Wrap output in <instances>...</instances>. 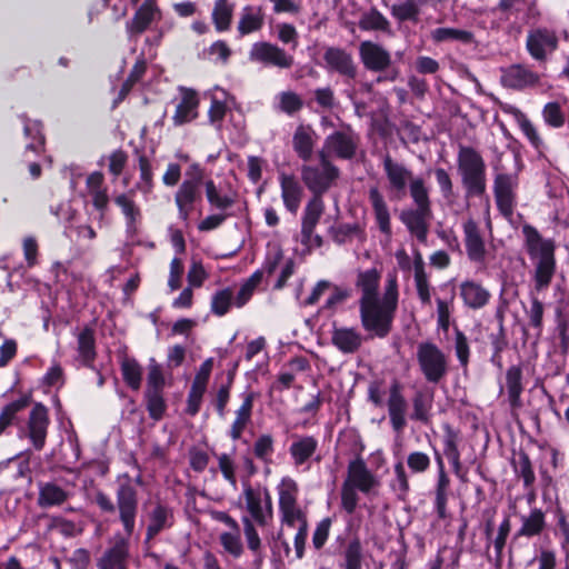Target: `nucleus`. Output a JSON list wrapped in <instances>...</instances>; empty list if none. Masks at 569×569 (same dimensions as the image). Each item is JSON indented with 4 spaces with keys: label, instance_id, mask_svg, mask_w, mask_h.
<instances>
[{
    "label": "nucleus",
    "instance_id": "1",
    "mask_svg": "<svg viewBox=\"0 0 569 569\" xmlns=\"http://www.w3.org/2000/svg\"><path fill=\"white\" fill-rule=\"evenodd\" d=\"M380 278L381 274L376 268L359 271L356 287L361 293L359 316L362 328L375 337L386 338L392 329L398 309V279L396 273H389L380 297Z\"/></svg>",
    "mask_w": 569,
    "mask_h": 569
},
{
    "label": "nucleus",
    "instance_id": "2",
    "mask_svg": "<svg viewBox=\"0 0 569 569\" xmlns=\"http://www.w3.org/2000/svg\"><path fill=\"white\" fill-rule=\"evenodd\" d=\"M523 246L535 266V288L545 290L551 283L556 271L555 243L545 239L533 226L525 223L521 228Z\"/></svg>",
    "mask_w": 569,
    "mask_h": 569
},
{
    "label": "nucleus",
    "instance_id": "3",
    "mask_svg": "<svg viewBox=\"0 0 569 569\" xmlns=\"http://www.w3.org/2000/svg\"><path fill=\"white\" fill-rule=\"evenodd\" d=\"M94 500L103 512L112 513L118 511V518L123 527L124 536H132L136 528L139 500L137 488L131 482L129 476H124V480L117 488L116 505L110 497L101 491L97 492Z\"/></svg>",
    "mask_w": 569,
    "mask_h": 569
},
{
    "label": "nucleus",
    "instance_id": "4",
    "mask_svg": "<svg viewBox=\"0 0 569 569\" xmlns=\"http://www.w3.org/2000/svg\"><path fill=\"white\" fill-rule=\"evenodd\" d=\"M458 172L467 197H480L486 192V162L472 147L460 146L457 157Z\"/></svg>",
    "mask_w": 569,
    "mask_h": 569
},
{
    "label": "nucleus",
    "instance_id": "5",
    "mask_svg": "<svg viewBox=\"0 0 569 569\" xmlns=\"http://www.w3.org/2000/svg\"><path fill=\"white\" fill-rule=\"evenodd\" d=\"M281 527L293 528L307 523L306 512L298 502L299 487L295 479L283 477L277 486Z\"/></svg>",
    "mask_w": 569,
    "mask_h": 569
},
{
    "label": "nucleus",
    "instance_id": "6",
    "mask_svg": "<svg viewBox=\"0 0 569 569\" xmlns=\"http://www.w3.org/2000/svg\"><path fill=\"white\" fill-rule=\"evenodd\" d=\"M317 158V163H305L301 167V179L312 196L322 197L337 182L340 170L319 152Z\"/></svg>",
    "mask_w": 569,
    "mask_h": 569
},
{
    "label": "nucleus",
    "instance_id": "7",
    "mask_svg": "<svg viewBox=\"0 0 569 569\" xmlns=\"http://www.w3.org/2000/svg\"><path fill=\"white\" fill-rule=\"evenodd\" d=\"M515 172H502L500 168L495 166L498 172L493 179V194L498 210L509 219L513 214L516 206V194L519 186V171L522 168V161L519 156H513Z\"/></svg>",
    "mask_w": 569,
    "mask_h": 569
},
{
    "label": "nucleus",
    "instance_id": "8",
    "mask_svg": "<svg viewBox=\"0 0 569 569\" xmlns=\"http://www.w3.org/2000/svg\"><path fill=\"white\" fill-rule=\"evenodd\" d=\"M359 146V133L350 124L341 123L325 138L318 152L330 160L331 158L351 160L356 157Z\"/></svg>",
    "mask_w": 569,
    "mask_h": 569
},
{
    "label": "nucleus",
    "instance_id": "9",
    "mask_svg": "<svg viewBox=\"0 0 569 569\" xmlns=\"http://www.w3.org/2000/svg\"><path fill=\"white\" fill-rule=\"evenodd\" d=\"M416 358L427 382L436 385L448 375V358L436 343L430 341L418 343Z\"/></svg>",
    "mask_w": 569,
    "mask_h": 569
},
{
    "label": "nucleus",
    "instance_id": "10",
    "mask_svg": "<svg viewBox=\"0 0 569 569\" xmlns=\"http://www.w3.org/2000/svg\"><path fill=\"white\" fill-rule=\"evenodd\" d=\"M174 196L179 218L187 222L194 208V204L202 199L203 172L198 164L191 167Z\"/></svg>",
    "mask_w": 569,
    "mask_h": 569
},
{
    "label": "nucleus",
    "instance_id": "11",
    "mask_svg": "<svg viewBox=\"0 0 569 569\" xmlns=\"http://www.w3.org/2000/svg\"><path fill=\"white\" fill-rule=\"evenodd\" d=\"M383 171L388 181V191L391 199L401 200L410 186L413 177L412 171L403 163L395 161L390 154L382 159Z\"/></svg>",
    "mask_w": 569,
    "mask_h": 569
},
{
    "label": "nucleus",
    "instance_id": "12",
    "mask_svg": "<svg viewBox=\"0 0 569 569\" xmlns=\"http://www.w3.org/2000/svg\"><path fill=\"white\" fill-rule=\"evenodd\" d=\"M249 59L264 67L278 69H290L295 63L292 54L279 46L267 41L254 42L249 51Z\"/></svg>",
    "mask_w": 569,
    "mask_h": 569
},
{
    "label": "nucleus",
    "instance_id": "13",
    "mask_svg": "<svg viewBox=\"0 0 569 569\" xmlns=\"http://www.w3.org/2000/svg\"><path fill=\"white\" fill-rule=\"evenodd\" d=\"M243 497L250 519L261 527L267 526L273 516L272 499L268 489H254L246 485Z\"/></svg>",
    "mask_w": 569,
    "mask_h": 569
},
{
    "label": "nucleus",
    "instance_id": "14",
    "mask_svg": "<svg viewBox=\"0 0 569 569\" xmlns=\"http://www.w3.org/2000/svg\"><path fill=\"white\" fill-rule=\"evenodd\" d=\"M323 210L325 203L322 197L319 196H312L305 208L301 224V241L308 247H320L322 243L321 237L315 233V229Z\"/></svg>",
    "mask_w": 569,
    "mask_h": 569
},
{
    "label": "nucleus",
    "instance_id": "15",
    "mask_svg": "<svg viewBox=\"0 0 569 569\" xmlns=\"http://www.w3.org/2000/svg\"><path fill=\"white\" fill-rule=\"evenodd\" d=\"M386 405L392 430L397 433H401L407 426L408 402L399 381L393 380L389 386Z\"/></svg>",
    "mask_w": 569,
    "mask_h": 569
},
{
    "label": "nucleus",
    "instance_id": "16",
    "mask_svg": "<svg viewBox=\"0 0 569 569\" xmlns=\"http://www.w3.org/2000/svg\"><path fill=\"white\" fill-rule=\"evenodd\" d=\"M49 422L48 409L42 403H36L29 413L26 436L37 451L46 445Z\"/></svg>",
    "mask_w": 569,
    "mask_h": 569
},
{
    "label": "nucleus",
    "instance_id": "17",
    "mask_svg": "<svg viewBox=\"0 0 569 569\" xmlns=\"http://www.w3.org/2000/svg\"><path fill=\"white\" fill-rule=\"evenodd\" d=\"M558 46L556 33L546 28L531 30L527 36L526 47L530 56L537 61H545Z\"/></svg>",
    "mask_w": 569,
    "mask_h": 569
},
{
    "label": "nucleus",
    "instance_id": "18",
    "mask_svg": "<svg viewBox=\"0 0 569 569\" xmlns=\"http://www.w3.org/2000/svg\"><path fill=\"white\" fill-rule=\"evenodd\" d=\"M319 441L313 436L293 435L289 446V455L296 468L310 469V461L316 455Z\"/></svg>",
    "mask_w": 569,
    "mask_h": 569
},
{
    "label": "nucleus",
    "instance_id": "19",
    "mask_svg": "<svg viewBox=\"0 0 569 569\" xmlns=\"http://www.w3.org/2000/svg\"><path fill=\"white\" fill-rule=\"evenodd\" d=\"M86 188L89 197L91 198L92 207L98 212L94 219L102 222L109 206V194L108 189L104 186V177L102 172H91L86 179Z\"/></svg>",
    "mask_w": 569,
    "mask_h": 569
},
{
    "label": "nucleus",
    "instance_id": "20",
    "mask_svg": "<svg viewBox=\"0 0 569 569\" xmlns=\"http://www.w3.org/2000/svg\"><path fill=\"white\" fill-rule=\"evenodd\" d=\"M431 217V209L410 208L401 212L400 220L410 234L423 243L427 241Z\"/></svg>",
    "mask_w": 569,
    "mask_h": 569
},
{
    "label": "nucleus",
    "instance_id": "21",
    "mask_svg": "<svg viewBox=\"0 0 569 569\" xmlns=\"http://www.w3.org/2000/svg\"><path fill=\"white\" fill-rule=\"evenodd\" d=\"M242 400L239 408L234 411V419L228 431L229 437L236 441L239 440L244 432L248 425L251 422L253 402L258 398V393L254 391H244L240 395Z\"/></svg>",
    "mask_w": 569,
    "mask_h": 569
},
{
    "label": "nucleus",
    "instance_id": "22",
    "mask_svg": "<svg viewBox=\"0 0 569 569\" xmlns=\"http://www.w3.org/2000/svg\"><path fill=\"white\" fill-rule=\"evenodd\" d=\"M345 482H350V486L363 493H369L379 486V480L368 469L362 459H355L349 462Z\"/></svg>",
    "mask_w": 569,
    "mask_h": 569
},
{
    "label": "nucleus",
    "instance_id": "23",
    "mask_svg": "<svg viewBox=\"0 0 569 569\" xmlns=\"http://www.w3.org/2000/svg\"><path fill=\"white\" fill-rule=\"evenodd\" d=\"M359 54L361 62L370 71H383L391 64L390 53L372 41H362L359 46Z\"/></svg>",
    "mask_w": 569,
    "mask_h": 569
},
{
    "label": "nucleus",
    "instance_id": "24",
    "mask_svg": "<svg viewBox=\"0 0 569 569\" xmlns=\"http://www.w3.org/2000/svg\"><path fill=\"white\" fill-rule=\"evenodd\" d=\"M323 60L328 71L353 79L356 77V66L352 57L346 50L330 47L325 51Z\"/></svg>",
    "mask_w": 569,
    "mask_h": 569
},
{
    "label": "nucleus",
    "instance_id": "25",
    "mask_svg": "<svg viewBox=\"0 0 569 569\" xmlns=\"http://www.w3.org/2000/svg\"><path fill=\"white\" fill-rule=\"evenodd\" d=\"M462 229L468 258L473 262H483L486 246L478 223L472 219H468L463 222Z\"/></svg>",
    "mask_w": 569,
    "mask_h": 569
},
{
    "label": "nucleus",
    "instance_id": "26",
    "mask_svg": "<svg viewBox=\"0 0 569 569\" xmlns=\"http://www.w3.org/2000/svg\"><path fill=\"white\" fill-rule=\"evenodd\" d=\"M160 19V11L154 0H146L137 10L132 20L127 22V32L130 39L142 33L150 24Z\"/></svg>",
    "mask_w": 569,
    "mask_h": 569
},
{
    "label": "nucleus",
    "instance_id": "27",
    "mask_svg": "<svg viewBox=\"0 0 569 569\" xmlns=\"http://www.w3.org/2000/svg\"><path fill=\"white\" fill-rule=\"evenodd\" d=\"M459 295L463 305L472 310L486 307L491 298L490 291L475 280H465L459 286Z\"/></svg>",
    "mask_w": 569,
    "mask_h": 569
},
{
    "label": "nucleus",
    "instance_id": "28",
    "mask_svg": "<svg viewBox=\"0 0 569 569\" xmlns=\"http://www.w3.org/2000/svg\"><path fill=\"white\" fill-rule=\"evenodd\" d=\"M331 342L342 353H355L361 348L363 337L357 328L333 326Z\"/></svg>",
    "mask_w": 569,
    "mask_h": 569
},
{
    "label": "nucleus",
    "instance_id": "29",
    "mask_svg": "<svg viewBox=\"0 0 569 569\" xmlns=\"http://www.w3.org/2000/svg\"><path fill=\"white\" fill-rule=\"evenodd\" d=\"M279 183L284 208L289 212L296 214L300 208L303 196L301 184L295 176L287 173H281L279 176Z\"/></svg>",
    "mask_w": 569,
    "mask_h": 569
},
{
    "label": "nucleus",
    "instance_id": "30",
    "mask_svg": "<svg viewBox=\"0 0 569 569\" xmlns=\"http://www.w3.org/2000/svg\"><path fill=\"white\" fill-rule=\"evenodd\" d=\"M501 82L511 89H525L539 82V76L530 69L513 64L502 71Z\"/></svg>",
    "mask_w": 569,
    "mask_h": 569
},
{
    "label": "nucleus",
    "instance_id": "31",
    "mask_svg": "<svg viewBox=\"0 0 569 569\" xmlns=\"http://www.w3.org/2000/svg\"><path fill=\"white\" fill-rule=\"evenodd\" d=\"M199 99L196 91L191 89L181 90V100L176 107L172 121L176 126H181L192 121L198 116Z\"/></svg>",
    "mask_w": 569,
    "mask_h": 569
},
{
    "label": "nucleus",
    "instance_id": "32",
    "mask_svg": "<svg viewBox=\"0 0 569 569\" xmlns=\"http://www.w3.org/2000/svg\"><path fill=\"white\" fill-rule=\"evenodd\" d=\"M173 525V512L164 505H157L149 513L146 538L153 539L161 531L171 528Z\"/></svg>",
    "mask_w": 569,
    "mask_h": 569
},
{
    "label": "nucleus",
    "instance_id": "33",
    "mask_svg": "<svg viewBox=\"0 0 569 569\" xmlns=\"http://www.w3.org/2000/svg\"><path fill=\"white\" fill-rule=\"evenodd\" d=\"M503 110L505 112L510 113L515 118L521 132L527 138L531 147L538 152H542V150L546 148L545 141L540 137L538 129L528 119V117L521 110L513 106H507Z\"/></svg>",
    "mask_w": 569,
    "mask_h": 569
},
{
    "label": "nucleus",
    "instance_id": "34",
    "mask_svg": "<svg viewBox=\"0 0 569 569\" xmlns=\"http://www.w3.org/2000/svg\"><path fill=\"white\" fill-rule=\"evenodd\" d=\"M369 201L371 203L376 222L379 230L387 237L391 236L390 212L387 201L378 188L369 190Z\"/></svg>",
    "mask_w": 569,
    "mask_h": 569
},
{
    "label": "nucleus",
    "instance_id": "35",
    "mask_svg": "<svg viewBox=\"0 0 569 569\" xmlns=\"http://www.w3.org/2000/svg\"><path fill=\"white\" fill-rule=\"evenodd\" d=\"M128 558V542L124 538L118 540L99 560V569H126Z\"/></svg>",
    "mask_w": 569,
    "mask_h": 569
},
{
    "label": "nucleus",
    "instance_id": "36",
    "mask_svg": "<svg viewBox=\"0 0 569 569\" xmlns=\"http://www.w3.org/2000/svg\"><path fill=\"white\" fill-rule=\"evenodd\" d=\"M292 147L297 156L309 161L315 147V131L310 127L299 126L292 137Z\"/></svg>",
    "mask_w": 569,
    "mask_h": 569
},
{
    "label": "nucleus",
    "instance_id": "37",
    "mask_svg": "<svg viewBox=\"0 0 569 569\" xmlns=\"http://www.w3.org/2000/svg\"><path fill=\"white\" fill-rule=\"evenodd\" d=\"M70 493L54 482L39 483L38 505L41 508L60 506L66 502Z\"/></svg>",
    "mask_w": 569,
    "mask_h": 569
},
{
    "label": "nucleus",
    "instance_id": "38",
    "mask_svg": "<svg viewBox=\"0 0 569 569\" xmlns=\"http://www.w3.org/2000/svg\"><path fill=\"white\" fill-rule=\"evenodd\" d=\"M521 527L517 531L518 537L531 538L539 536L546 528V516L541 509L533 508L529 515L520 517Z\"/></svg>",
    "mask_w": 569,
    "mask_h": 569
},
{
    "label": "nucleus",
    "instance_id": "39",
    "mask_svg": "<svg viewBox=\"0 0 569 569\" xmlns=\"http://www.w3.org/2000/svg\"><path fill=\"white\" fill-rule=\"evenodd\" d=\"M430 38L435 43L459 42L470 44L475 40L471 31L449 27H440L431 30Z\"/></svg>",
    "mask_w": 569,
    "mask_h": 569
},
{
    "label": "nucleus",
    "instance_id": "40",
    "mask_svg": "<svg viewBox=\"0 0 569 569\" xmlns=\"http://www.w3.org/2000/svg\"><path fill=\"white\" fill-rule=\"evenodd\" d=\"M78 360L86 367H92L96 359V339L93 329L86 327L78 335Z\"/></svg>",
    "mask_w": 569,
    "mask_h": 569
},
{
    "label": "nucleus",
    "instance_id": "41",
    "mask_svg": "<svg viewBox=\"0 0 569 569\" xmlns=\"http://www.w3.org/2000/svg\"><path fill=\"white\" fill-rule=\"evenodd\" d=\"M412 412L410 419L427 423L432 409L433 393L426 390H417L412 397Z\"/></svg>",
    "mask_w": 569,
    "mask_h": 569
},
{
    "label": "nucleus",
    "instance_id": "42",
    "mask_svg": "<svg viewBox=\"0 0 569 569\" xmlns=\"http://www.w3.org/2000/svg\"><path fill=\"white\" fill-rule=\"evenodd\" d=\"M506 386L508 391V399L512 408H518L521 405L520 396L523 391L522 386V370L519 366H511L506 372Z\"/></svg>",
    "mask_w": 569,
    "mask_h": 569
},
{
    "label": "nucleus",
    "instance_id": "43",
    "mask_svg": "<svg viewBox=\"0 0 569 569\" xmlns=\"http://www.w3.org/2000/svg\"><path fill=\"white\" fill-rule=\"evenodd\" d=\"M114 203L120 207L124 218L127 232L134 233L137 228L136 223L141 217L139 207L133 201L132 197L127 193H121L114 198Z\"/></svg>",
    "mask_w": 569,
    "mask_h": 569
},
{
    "label": "nucleus",
    "instance_id": "44",
    "mask_svg": "<svg viewBox=\"0 0 569 569\" xmlns=\"http://www.w3.org/2000/svg\"><path fill=\"white\" fill-rule=\"evenodd\" d=\"M263 26V14L261 8L244 7L238 22V31L246 36L260 30Z\"/></svg>",
    "mask_w": 569,
    "mask_h": 569
},
{
    "label": "nucleus",
    "instance_id": "45",
    "mask_svg": "<svg viewBox=\"0 0 569 569\" xmlns=\"http://www.w3.org/2000/svg\"><path fill=\"white\" fill-rule=\"evenodd\" d=\"M204 188L207 200L211 207L219 211H226L233 206V197L228 193H222L212 179L204 182Z\"/></svg>",
    "mask_w": 569,
    "mask_h": 569
},
{
    "label": "nucleus",
    "instance_id": "46",
    "mask_svg": "<svg viewBox=\"0 0 569 569\" xmlns=\"http://www.w3.org/2000/svg\"><path fill=\"white\" fill-rule=\"evenodd\" d=\"M234 291L232 288L227 287L217 290L211 297L210 310L213 315L222 317L227 315L230 308L234 305Z\"/></svg>",
    "mask_w": 569,
    "mask_h": 569
},
{
    "label": "nucleus",
    "instance_id": "47",
    "mask_svg": "<svg viewBox=\"0 0 569 569\" xmlns=\"http://www.w3.org/2000/svg\"><path fill=\"white\" fill-rule=\"evenodd\" d=\"M359 27L367 31H389L390 23L387 18L377 9H370L362 13Z\"/></svg>",
    "mask_w": 569,
    "mask_h": 569
},
{
    "label": "nucleus",
    "instance_id": "48",
    "mask_svg": "<svg viewBox=\"0 0 569 569\" xmlns=\"http://www.w3.org/2000/svg\"><path fill=\"white\" fill-rule=\"evenodd\" d=\"M232 6L228 0H217L212 10V20L216 29L221 32L229 29L232 18Z\"/></svg>",
    "mask_w": 569,
    "mask_h": 569
},
{
    "label": "nucleus",
    "instance_id": "49",
    "mask_svg": "<svg viewBox=\"0 0 569 569\" xmlns=\"http://www.w3.org/2000/svg\"><path fill=\"white\" fill-rule=\"evenodd\" d=\"M253 455L263 463H271L274 452V439L270 433L260 435L252 447Z\"/></svg>",
    "mask_w": 569,
    "mask_h": 569
},
{
    "label": "nucleus",
    "instance_id": "50",
    "mask_svg": "<svg viewBox=\"0 0 569 569\" xmlns=\"http://www.w3.org/2000/svg\"><path fill=\"white\" fill-rule=\"evenodd\" d=\"M541 114L545 123L550 128L559 129L565 126L566 113L563 108L557 101L546 103L542 108Z\"/></svg>",
    "mask_w": 569,
    "mask_h": 569
},
{
    "label": "nucleus",
    "instance_id": "51",
    "mask_svg": "<svg viewBox=\"0 0 569 569\" xmlns=\"http://www.w3.org/2000/svg\"><path fill=\"white\" fill-rule=\"evenodd\" d=\"M121 372L123 380L131 389L138 390L141 387L142 368L134 359L126 358L121 362Z\"/></svg>",
    "mask_w": 569,
    "mask_h": 569
},
{
    "label": "nucleus",
    "instance_id": "52",
    "mask_svg": "<svg viewBox=\"0 0 569 569\" xmlns=\"http://www.w3.org/2000/svg\"><path fill=\"white\" fill-rule=\"evenodd\" d=\"M242 525H243V532H244L248 548L256 556V561L261 562L262 561L261 539H260L259 533L253 525V520H251L250 517L244 516V517H242Z\"/></svg>",
    "mask_w": 569,
    "mask_h": 569
},
{
    "label": "nucleus",
    "instance_id": "53",
    "mask_svg": "<svg viewBox=\"0 0 569 569\" xmlns=\"http://www.w3.org/2000/svg\"><path fill=\"white\" fill-rule=\"evenodd\" d=\"M450 480L446 471L438 472V481L436 486V510L440 518L446 517L447 500H448V487Z\"/></svg>",
    "mask_w": 569,
    "mask_h": 569
},
{
    "label": "nucleus",
    "instance_id": "54",
    "mask_svg": "<svg viewBox=\"0 0 569 569\" xmlns=\"http://www.w3.org/2000/svg\"><path fill=\"white\" fill-rule=\"evenodd\" d=\"M443 453L450 461L456 476L461 478V462L460 452L458 449L457 437L455 433L449 432L443 440Z\"/></svg>",
    "mask_w": 569,
    "mask_h": 569
},
{
    "label": "nucleus",
    "instance_id": "55",
    "mask_svg": "<svg viewBox=\"0 0 569 569\" xmlns=\"http://www.w3.org/2000/svg\"><path fill=\"white\" fill-rule=\"evenodd\" d=\"M415 283L417 295L423 305H430L431 302V290L428 281L427 273L425 272L421 262L415 264Z\"/></svg>",
    "mask_w": 569,
    "mask_h": 569
},
{
    "label": "nucleus",
    "instance_id": "56",
    "mask_svg": "<svg viewBox=\"0 0 569 569\" xmlns=\"http://www.w3.org/2000/svg\"><path fill=\"white\" fill-rule=\"evenodd\" d=\"M23 131L27 138L32 139V142L27 144V150L40 152L44 143V138L41 131V123L38 121H24Z\"/></svg>",
    "mask_w": 569,
    "mask_h": 569
},
{
    "label": "nucleus",
    "instance_id": "57",
    "mask_svg": "<svg viewBox=\"0 0 569 569\" xmlns=\"http://www.w3.org/2000/svg\"><path fill=\"white\" fill-rule=\"evenodd\" d=\"M410 196L416 203V208L431 209L428 189L425 186L422 178L417 177L409 186Z\"/></svg>",
    "mask_w": 569,
    "mask_h": 569
},
{
    "label": "nucleus",
    "instance_id": "58",
    "mask_svg": "<svg viewBox=\"0 0 569 569\" xmlns=\"http://www.w3.org/2000/svg\"><path fill=\"white\" fill-rule=\"evenodd\" d=\"M164 382L166 381L161 366L153 358H151L148 365L146 391L162 392Z\"/></svg>",
    "mask_w": 569,
    "mask_h": 569
},
{
    "label": "nucleus",
    "instance_id": "59",
    "mask_svg": "<svg viewBox=\"0 0 569 569\" xmlns=\"http://www.w3.org/2000/svg\"><path fill=\"white\" fill-rule=\"evenodd\" d=\"M420 4L411 0H405L402 3L393 4L391 8V13L399 21H416L420 13Z\"/></svg>",
    "mask_w": 569,
    "mask_h": 569
},
{
    "label": "nucleus",
    "instance_id": "60",
    "mask_svg": "<svg viewBox=\"0 0 569 569\" xmlns=\"http://www.w3.org/2000/svg\"><path fill=\"white\" fill-rule=\"evenodd\" d=\"M220 543L234 558H239L243 552L240 531L222 532L220 535Z\"/></svg>",
    "mask_w": 569,
    "mask_h": 569
},
{
    "label": "nucleus",
    "instance_id": "61",
    "mask_svg": "<svg viewBox=\"0 0 569 569\" xmlns=\"http://www.w3.org/2000/svg\"><path fill=\"white\" fill-rule=\"evenodd\" d=\"M147 409L153 420H160L166 411V401L162 392L146 391Z\"/></svg>",
    "mask_w": 569,
    "mask_h": 569
},
{
    "label": "nucleus",
    "instance_id": "62",
    "mask_svg": "<svg viewBox=\"0 0 569 569\" xmlns=\"http://www.w3.org/2000/svg\"><path fill=\"white\" fill-rule=\"evenodd\" d=\"M278 108L288 114H292L302 108L301 98L293 91H283L277 96Z\"/></svg>",
    "mask_w": 569,
    "mask_h": 569
},
{
    "label": "nucleus",
    "instance_id": "63",
    "mask_svg": "<svg viewBox=\"0 0 569 569\" xmlns=\"http://www.w3.org/2000/svg\"><path fill=\"white\" fill-rule=\"evenodd\" d=\"M217 459L218 467L224 480L228 481L233 489H237L238 481L236 477V462L233 458L229 453H220L217 456Z\"/></svg>",
    "mask_w": 569,
    "mask_h": 569
},
{
    "label": "nucleus",
    "instance_id": "64",
    "mask_svg": "<svg viewBox=\"0 0 569 569\" xmlns=\"http://www.w3.org/2000/svg\"><path fill=\"white\" fill-rule=\"evenodd\" d=\"M362 548L358 539L350 541L345 550L346 569H361Z\"/></svg>",
    "mask_w": 569,
    "mask_h": 569
}]
</instances>
